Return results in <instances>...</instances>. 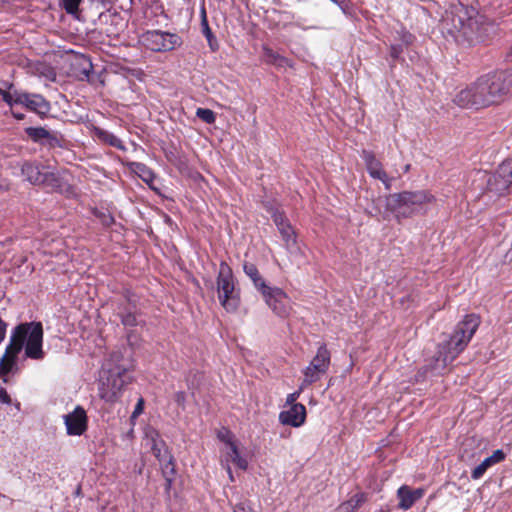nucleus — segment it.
<instances>
[{"mask_svg":"<svg viewBox=\"0 0 512 512\" xmlns=\"http://www.w3.org/2000/svg\"><path fill=\"white\" fill-rule=\"evenodd\" d=\"M43 326L41 322H25L17 325L11 333L9 344L0 359V376L12 372L17 366L19 353L25 345L27 358L40 360L44 358Z\"/></svg>","mask_w":512,"mask_h":512,"instance_id":"f257e3e1","label":"nucleus"},{"mask_svg":"<svg viewBox=\"0 0 512 512\" xmlns=\"http://www.w3.org/2000/svg\"><path fill=\"white\" fill-rule=\"evenodd\" d=\"M479 325L478 317L467 315L452 335L438 344L434 354L426 359L425 372L440 373L464 350Z\"/></svg>","mask_w":512,"mask_h":512,"instance_id":"f03ea898","label":"nucleus"},{"mask_svg":"<svg viewBox=\"0 0 512 512\" xmlns=\"http://www.w3.org/2000/svg\"><path fill=\"white\" fill-rule=\"evenodd\" d=\"M434 200V196L425 190L403 191L378 198L377 204L384 203L385 205L383 219H387L391 213L397 220H400L425 211L427 204Z\"/></svg>","mask_w":512,"mask_h":512,"instance_id":"7ed1b4c3","label":"nucleus"},{"mask_svg":"<svg viewBox=\"0 0 512 512\" xmlns=\"http://www.w3.org/2000/svg\"><path fill=\"white\" fill-rule=\"evenodd\" d=\"M120 359L119 353H113L109 362L114 366L107 369V377L102 380L99 385V396L106 402H115L121 396L122 390L131 381V377L127 374L128 368L118 364Z\"/></svg>","mask_w":512,"mask_h":512,"instance_id":"20e7f679","label":"nucleus"},{"mask_svg":"<svg viewBox=\"0 0 512 512\" xmlns=\"http://www.w3.org/2000/svg\"><path fill=\"white\" fill-rule=\"evenodd\" d=\"M21 174L33 185H42L53 191L62 190L63 182L59 173L48 165L24 161L21 165Z\"/></svg>","mask_w":512,"mask_h":512,"instance_id":"39448f33","label":"nucleus"},{"mask_svg":"<svg viewBox=\"0 0 512 512\" xmlns=\"http://www.w3.org/2000/svg\"><path fill=\"white\" fill-rule=\"evenodd\" d=\"M512 89V74L504 71L489 73L482 81V106L497 104Z\"/></svg>","mask_w":512,"mask_h":512,"instance_id":"423d86ee","label":"nucleus"},{"mask_svg":"<svg viewBox=\"0 0 512 512\" xmlns=\"http://www.w3.org/2000/svg\"><path fill=\"white\" fill-rule=\"evenodd\" d=\"M216 284L221 306L227 312H235L239 307L240 298L235 289L233 272L226 262L220 263Z\"/></svg>","mask_w":512,"mask_h":512,"instance_id":"0eeeda50","label":"nucleus"},{"mask_svg":"<svg viewBox=\"0 0 512 512\" xmlns=\"http://www.w3.org/2000/svg\"><path fill=\"white\" fill-rule=\"evenodd\" d=\"M442 32L452 36L461 33L468 36L470 31L478 29V23L464 7L456 8L454 11H446L440 21Z\"/></svg>","mask_w":512,"mask_h":512,"instance_id":"6e6552de","label":"nucleus"},{"mask_svg":"<svg viewBox=\"0 0 512 512\" xmlns=\"http://www.w3.org/2000/svg\"><path fill=\"white\" fill-rule=\"evenodd\" d=\"M146 437L149 441L154 456L158 459L161 465L163 476L170 484L175 474V465L173 462V457L170 454L166 443L161 439L158 432L155 430L148 431L146 433Z\"/></svg>","mask_w":512,"mask_h":512,"instance_id":"1a4fd4ad","label":"nucleus"},{"mask_svg":"<svg viewBox=\"0 0 512 512\" xmlns=\"http://www.w3.org/2000/svg\"><path fill=\"white\" fill-rule=\"evenodd\" d=\"M330 358L331 356L327 346L325 344H321L309 366H307L303 371L304 378L301 383V389H305L312 383L318 381L321 376L328 371Z\"/></svg>","mask_w":512,"mask_h":512,"instance_id":"9d476101","label":"nucleus"},{"mask_svg":"<svg viewBox=\"0 0 512 512\" xmlns=\"http://www.w3.org/2000/svg\"><path fill=\"white\" fill-rule=\"evenodd\" d=\"M143 44L152 51H170L182 44L179 35L160 30L147 31L142 35Z\"/></svg>","mask_w":512,"mask_h":512,"instance_id":"9b49d317","label":"nucleus"},{"mask_svg":"<svg viewBox=\"0 0 512 512\" xmlns=\"http://www.w3.org/2000/svg\"><path fill=\"white\" fill-rule=\"evenodd\" d=\"M484 178L486 188L485 191L482 192V195L487 196L490 202L495 201L499 196L503 195L508 187L512 185L510 175H504L501 172V164L494 173L486 172Z\"/></svg>","mask_w":512,"mask_h":512,"instance_id":"f8f14e48","label":"nucleus"},{"mask_svg":"<svg viewBox=\"0 0 512 512\" xmlns=\"http://www.w3.org/2000/svg\"><path fill=\"white\" fill-rule=\"evenodd\" d=\"M265 303L279 317L285 318L290 314L291 306L287 294L278 287H269L261 294Z\"/></svg>","mask_w":512,"mask_h":512,"instance_id":"ddd939ff","label":"nucleus"},{"mask_svg":"<svg viewBox=\"0 0 512 512\" xmlns=\"http://www.w3.org/2000/svg\"><path fill=\"white\" fill-rule=\"evenodd\" d=\"M361 157L365 162L369 175L374 179L380 180L386 189H391L393 178L387 175L382 163L376 158L375 154L372 151L362 150Z\"/></svg>","mask_w":512,"mask_h":512,"instance_id":"4468645a","label":"nucleus"},{"mask_svg":"<svg viewBox=\"0 0 512 512\" xmlns=\"http://www.w3.org/2000/svg\"><path fill=\"white\" fill-rule=\"evenodd\" d=\"M66 432L69 436H80L87 430V414L83 407L75 409L63 416Z\"/></svg>","mask_w":512,"mask_h":512,"instance_id":"2eb2a0df","label":"nucleus"},{"mask_svg":"<svg viewBox=\"0 0 512 512\" xmlns=\"http://www.w3.org/2000/svg\"><path fill=\"white\" fill-rule=\"evenodd\" d=\"M16 104L22 105L40 116L47 115L51 109L49 102L42 95L27 92H20L16 98Z\"/></svg>","mask_w":512,"mask_h":512,"instance_id":"dca6fc26","label":"nucleus"},{"mask_svg":"<svg viewBox=\"0 0 512 512\" xmlns=\"http://www.w3.org/2000/svg\"><path fill=\"white\" fill-rule=\"evenodd\" d=\"M306 420V408L303 404H295L280 412L279 421L284 425L300 427Z\"/></svg>","mask_w":512,"mask_h":512,"instance_id":"f3484780","label":"nucleus"},{"mask_svg":"<svg viewBox=\"0 0 512 512\" xmlns=\"http://www.w3.org/2000/svg\"><path fill=\"white\" fill-rule=\"evenodd\" d=\"M230 462L241 470H246L248 467V462L241 456L236 443L228 439L227 447H225L221 458V465L224 466V464H230Z\"/></svg>","mask_w":512,"mask_h":512,"instance_id":"a211bd4d","label":"nucleus"},{"mask_svg":"<svg viewBox=\"0 0 512 512\" xmlns=\"http://www.w3.org/2000/svg\"><path fill=\"white\" fill-rule=\"evenodd\" d=\"M424 495V490L419 488L415 490H411L407 486H401L397 491V496L399 498V507L403 510H408L411 508L414 503L422 498Z\"/></svg>","mask_w":512,"mask_h":512,"instance_id":"6ab92c4d","label":"nucleus"},{"mask_svg":"<svg viewBox=\"0 0 512 512\" xmlns=\"http://www.w3.org/2000/svg\"><path fill=\"white\" fill-rule=\"evenodd\" d=\"M274 222L284 240L287 248H291L296 244L295 231L288 220L281 214L274 215Z\"/></svg>","mask_w":512,"mask_h":512,"instance_id":"aec40b11","label":"nucleus"},{"mask_svg":"<svg viewBox=\"0 0 512 512\" xmlns=\"http://www.w3.org/2000/svg\"><path fill=\"white\" fill-rule=\"evenodd\" d=\"M243 270L260 294H262L264 290H267L270 287L253 263L245 262L243 265Z\"/></svg>","mask_w":512,"mask_h":512,"instance_id":"412c9836","label":"nucleus"},{"mask_svg":"<svg viewBox=\"0 0 512 512\" xmlns=\"http://www.w3.org/2000/svg\"><path fill=\"white\" fill-rule=\"evenodd\" d=\"M93 133L95 135V137L102 143L106 144V145H109L111 147H114V148H117L119 150H126V147L124 146L123 142L121 141V139H119L116 135H114L113 133L105 130V129H102L100 127H94L93 128Z\"/></svg>","mask_w":512,"mask_h":512,"instance_id":"4be33fe9","label":"nucleus"},{"mask_svg":"<svg viewBox=\"0 0 512 512\" xmlns=\"http://www.w3.org/2000/svg\"><path fill=\"white\" fill-rule=\"evenodd\" d=\"M477 91L476 89L467 88L461 90L456 97L454 98V102L457 106L462 108H471L473 105L477 103Z\"/></svg>","mask_w":512,"mask_h":512,"instance_id":"5701e85b","label":"nucleus"},{"mask_svg":"<svg viewBox=\"0 0 512 512\" xmlns=\"http://www.w3.org/2000/svg\"><path fill=\"white\" fill-rule=\"evenodd\" d=\"M367 500V496L365 493L360 492L353 495L349 500L343 502L339 505L337 511L338 512H354L359 507H361Z\"/></svg>","mask_w":512,"mask_h":512,"instance_id":"b1692460","label":"nucleus"},{"mask_svg":"<svg viewBox=\"0 0 512 512\" xmlns=\"http://www.w3.org/2000/svg\"><path fill=\"white\" fill-rule=\"evenodd\" d=\"M398 35L400 43L392 44L390 48V55L393 58H398L402 53L403 48L409 46L414 40V36L411 33L404 30L398 32Z\"/></svg>","mask_w":512,"mask_h":512,"instance_id":"393cba45","label":"nucleus"},{"mask_svg":"<svg viewBox=\"0 0 512 512\" xmlns=\"http://www.w3.org/2000/svg\"><path fill=\"white\" fill-rule=\"evenodd\" d=\"M131 169L146 183L153 182L155 178L153 171L143 163L133 162Z\"/></svg>","mask_w":512,"mask_h":512,"instance_id":"a878e982","label":"nucleus"},{"mask_svg":"<svg viewBox=\"0 0 512 512\" xmlns=\"http://www.w3.org/2000/svg\"><path fill=\"white\" fill-rule=\"evenodd\" d=\"M25 132L32 141L43 145L50 131L43 127H28Z\"/></svg>","mask_w":512,"mask_h":512,"instance_id":"bb28decb","label":"nucleus"},{"mask_svg":"<svg viewBox=\"0 0 512 512\" xmlns=\"http://www.w3.org/2000/svg\"><path fill=\"white\" fill-rule=\"evenodd\" d=\"M201 27H202V33L206 37L211 50L216 51L218 49V43H217L216 38L213 36L212 31L209 27V24H208V21L206 18V13L204 10H203V14H202Z\"/></svg>","mask_w":512,"mask_h":512,"instance_id":"cd10ccee","label":"nucleus"},{"mask_svg":"<svg viewBox=\"0 0 512 512\" xmlns=\"http://www.w3.org/2000/svg\"><path fill=\"white\" fill-rule=\"evenodd\" d=\"M506 457V454L502 449H497L489 457L482 460V474L493 465L502 462Z\"/></svg>","mask_w":512,"mask_h":512,"instance_id":"c85d7f7f","label":"nucleus"},{"mask_svg":"<svg viewBox=\"0 0 512 512\" xmlns=\"http://www.w3.org/2000/svg\"><path fill=\"white\" fill-rule=\"evenodd\" d=\"M82 1L83 0H60V5L67 14L75 16L79 12V6Z\"/></svg>","mask_w":512,"mask_h":512,"instance_id":"c756f323","label":"nucleus"},{"mask_svg":"<svg viewBox=\"0 0 512 512\" xmlns=\"http://www.w3.org/2000/svg\"><path fill=\"white\" fill-rule=\"evenodd\" d=\"M196 116L207 124H212L216 120L215 113L207 108H198L196 110Z\"/></svg>","mask_w":512,"mask_h":512,"instance_id":"7c9ffc66","label":"nucleus"},{"mask_svg":"<svg viewBox=\"0 0 512 512\" xmlns=\"http://www.w3.org/2000/svg\"><path fill=\"white\" fill-rule=\"evenodd\" d=\"M43 145H47L49 148L62 147V138L57 133L49 132Z\"/></svg>","mask_w":512,"mask_h":512,"instance_id":"2f4dec72","label":"nucleus"},{"mask_svg":"<svg viewBox=\"0 0 512 512\" xmlns=\"http://www.w3.org/2000/svg\"><path fill=\"white\" fill-rule=\"evenodd\" d=\"M20 92L15 91L13 93L7 92L0 88V95L2 96L3 100L10 105L11 107L16 104V98L19 96Z\"/></svg>","mask_w":512,"mask_h":512,"instance_id":"473e14b6","label":"nucleus"},{"mask_svg":"<svg viewBox=\"0 0 512 512\" xmlns=\"http://www.w3.org/2000/svg\"><path fill=\"white\" fill-rule=\"evenodd\" d=\"M485 32L487 36H495L498 31V27L493 22H487L482 20V32Z\"/></svg>","mask_w":512,"mask_h":512,"instance_id":"72a5a7b5","label":"nucleus"},{"mask_svg":"<svg viewBox=\"0 0 512 512\" xmlns=\"http://www.w3.org/2000/svg\"><path fill=\"white\" fill-rule=\"evenodd\" d=\"M122 323L125 326H135L137 324V319L135 314L129 312L122 316Z\"/></svg>","mask_w":512,"mask_h":512,"instance_id":"f704fd0d","label":"nucleus"},{"mask_svg":"<svg viewBox=\"0 0 512 512\" xmlns=\"http://www.w3.org/2000/svg\"><path fill=\"white\" fill-rule=\"evenodd\" d=\"M304 389H301V386L299 387V389L293 393H290L288 394L287 398H286V404L289 405V406H292V405H295L297 404L296 403V400L299 398L301 392L303 391Z\"/></svg>","mask_w":512,"mask_h":512,"instance_id":"c9c22d12","label":"nucleus"},{"mask_svg":"<svg viewBox=\"0 0 512 512\" xmlns=\"http://www.w3.org/2000/svg\"><path fill=\"white\" fill-rule=\"evenodd\" d=\"M233 512H253V510L247 501H241L235 505Z\"/></svg>","mask_w":512,"mask_h":512,"instance_id":"e433bc0d","label":"nucleus"},{"mask_svg":"<svg viewBox=\"0 0 512 512\" xmlns=\"http://www.w3.org/2000/svg\"><path fill=\"white\" fill-rule=\"evenodd\" d=\"M143 409H144V400H143V398H140L134 408L132 417L133 418L138 417L143 412Z\"/></svg>","mask_w":512,"mask_h":512,"instance_id":"4c0bfd02","label":"nucleus"},{"mask_svg":"<svg viewBox=\"0 0 512 512\" xmlns=\"http://www.w3.org/2000/svg\"><path fill=\"white\" fill-rule=\"evenodd\" d=\"M174 400L179 406L184 407L185 400H186L185 393L183 391H179V392L175 393Z\"/></svg>","mask_w":512,"mask_h":512,"instance_id":"58836bf2","label":"nucleus"},{"mask_svg":"<svg viewBox=\"0 0 512 512\" xmlns=\"http://www.w3.org/2000/svg\"><path fill=\"white\" fill-rule=\"evenodd\" d=\"M218 437L219 439L225 443V447H227V440L229 439L230 441H233V436L232 434L228 431V430H225L224 432H220L218 434Z\"/></svg>","mask_w":512,"mask_h":512,"instance_id":"ea45409f","label":"nucleus"},{"mask_svg":"<svg viewBox=\"0 0 512 512\" xmlns=\"http://www.w3.org/2000/svg\"><path fill=\"white\" fill-rule=\"evenodd\" d=\"M7 323L0 318V344L6 337Z\"/></svg>","mask_w":512,"mask_h":512,"instance_id":"a19ab883","label":"nucleus"},{"mask_svg":"<svg viewBox=\"0 0 512 512\" xmlns=\"http://www.w3.org/2000/svg\"><path fill=\"white\" fill-rule=\"evenodd\" d=\"M0 402L5 403V404L11 403V398L4 388H0Z\"/></svg>","mask_w":512,"mask_h":512,"instance_id":"79ce46f5","label":"nucleus"},{"mask_svg":"<svg viewBox=\"0 0 512 512\" xmlns=\"http://www.w3.org/2000/svg\"><path fill=\"white\" fill-rule=\"evenodd\" d=\"M222 467L226 470V472H227V474L229 476L230 481L234 482V476H233L230 464H224V466H222Z\"/></svg>","mask_w":512,"mask_h":512,"instance_id":"37998d69","label":"nucleus"},{"mask_svg":"<svg viewBox=\"0 0 512 512\" xmlns=\"http://www.w3.org/2000/svg\"><path fill=\"white\" fill-rule=\"evenodd\" d=\"M222 467L226 470V472H227V474L229 476L230 481L234 482V476H233L230 464H224V466H222Z\"/></svg>","mask_w":512,"mask_h":512,"instance_id":"c03bdc74","label":"nucleus"},{"mask_svg":"<svg viewBox=\"0 0 512 512\" xmlns=\"http://www.w3.org/2000/svg\"><path fill=\"white\" fill-rule=\"evenodd\" d=\"M472 478H474V479L480 478V465H477L476 467L473 468Z\"/></svg>","mask_w":512,"mask_h":512,"instance_id":"a18cd8bd","label":"nucleus"},{"mask_svg":"<svg viewBox=\"0 0 512 512\" xmlns=\"http://www.w3.org/2000/svg\"><path fill=\"white\" fill-rule=\"evenodd\" d=\"M12 114H13L14 118H16V119H18V120H22V119H24V115H23V114H21V113H17V112H14V111H13V112H12Z\"/></svg>","mask_w":512,"mask_h":512,"instance_id":"49530a36","label":"nucleus"},{"mask_svg":"<svg viewBox=\"0 0 512 512\" xmlns=\"http://www.w3.org/2000/svg\"><path fill=\"white\" fill-rule=\"evenodd\" d=\"M410 170V164H407L405 167H404V172H408Z\"/></svg>","mask_w":512,"mask_h":512,"instance_id":"de8ad7c7","label":"nucleus"}]
</instances>
